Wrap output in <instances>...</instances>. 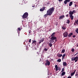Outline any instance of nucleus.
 I'll list each match as a JSON object with an SVG mask.
<instances>
[{"mask_svg": "<svg viewBox=\"0 0 78 78\" xmlns=\"http://www.w3.org/2000/svg\"><path fill=\"white\" fill-rule=\"evenodd\" d=\"M54 11V7H51V8H50V9H48V10L47 11V14H46L44 16V17L46 18L48 16H51V15L53 14Z\"/></svg>", "mask_w": 78, "mask_h": 78, "instance_id": "obj_1", "label": "nucleus"}, {"mask_svg": "<svg viewBox=\"0 0 78 78\" xmlns=\"http://www.w3.org/2000/svg\"><path fill=\"white\" fill-rule=\"evenodd\" d=\"M28 16V13L27 12H26L23 14L22 16V18L23 19H26Z\"/></svg>", "mask_w": 78, "mask_h": 78, "instance_id": "obj_2", "label": "nucleus"}, {"mask_svg": "<svg viewBox=\"0 0 78 78\" xmlns=\"http://www.w3.org/2000/svg\"><path fill=\"white\" fill-rule=\"evenodd\" d=\"M72 61H75V62H77L78 61V57L77 56H76L75 57H73L71 58Z\"/></svg>", "mask_w": 78, "mask_h": 78, "instance_id": "obj_3", "label": "nucleus"}, {"mask_svg": "<svg viewBox=\"0 0 78 78\" xmlns=\"http://www.w3.org/2000/svg\"><path fill=\"white\" fill-rule=\"evenodd\" d=\"M76 10H73L72 11H70L69 12V13H70L72 14H75V13H76Z\"/></svg>", "mask_w": 78, "mask_h": 78, "instance_id": "obj_4", "label": "nucleus"}, {"mask_svg": "<svg viewBox=\"0 0 78 78\" xmlns=\"http://www.w3.org/2000/svg\"><path fill=\"white\" fill-rule=\"evenodd\" d=\"M63 35L64 37H67V36H68V33H67V32H65L63 34Z\"/></svg>", "mask_w": 78, "mask_h": 78, "instance_id": "obj_5", "label": "nucleus"}, {"mask_svg": "<svg viewBox=\"0 0 78 78\" xmlns=\"http://www.w3.org/2000/svg\"><path fill=\"white\" fill-rule=\"evenodd\" d=\"M46 62L45 64V66H50V61L47 60H46Z\"/></svg>", "mask_w": 78, "mask_h": 78, "instance_id": "obj_6", "label": "nucleus"}, {"mask_svg": "<svg viewBox=\"0 0 78 78\" xmlns=\"http://www.w3.org/2000/svg\"><path fill=\"white\" fill-rule=\"evenodd\" d=\"M69 16L71 18V20H73V14H72L71 13H69Z\"/></svg>", "mask_w": 78, "mask_h": 78, "instance_id": "obj_7", "label": "nucleus"}, {"mask_svg": "<svg viewBox=\"0 0 78 78\" xmlns=\"http://www.w3.org/2000/svg\"><path fill=\"white\" fill-rule=\"evenodd\" d=\"M70 0H65L64 1V3L65 5H67V3L68 2H70Z\"/></svg>", "mask_w": 78, "mask_h": 78, "instance_id": "obj_8", "label": "nucleus"}, {"mask_svg": "<svg viewBox=\"0 0 78 78\" xmlns=\"http://www.w3.org/2000/svg\"><path fill=\"white\" fill-rule=\"evenodd\" d=\"M76 24L78 25V20H75V22L74 23V25H76Z\"/></svg>", "mask_w": 78, "mask_h": 78, "instance_id": "obj_9", "label": "nucleus"}, {"mask_svg": "<svg viewBox=\"0 0 78 78\" xmlns=\"http://www.w3.org/2000/svg\"><path fill=\"white\" fill-rule=\"evenodd\" d=\"M56 39H57L56 37H52L51 38V40H53V41H54V40H56Z\"/></svg>", "mask_w": 78, "mask_h": 78, "instance_id": "obj_10", "label": "nucleus"}, {"mask_svg": "<svg viewBox=\"0 0 78 78\" xmlns=\"http://www.w3.org/2000/svg\"><path fill=\"white\" fill-rule=\"evenodd\" d=\"M65 17L64 15L61 16L59 17V19H60V20H61V19H62L64 18Z\"/></svg>", "mask_w": 78, "mask_h": 78, "instance_id": "obj_11", "label": "nucleus"}, {"mask_svg": "<svg viewBox=\"0 0 78 78\" xmlns=\"http://www.w3.org/2000/svg\"><path fill=\"white\" fill-rule=\"evenodd\" d=\"M45 7H43L41 9H40V11H44V10H45Z\"/></svg>", "mask_w": 78, "mask_h": 78, "instance_id": "obj_12", "label": "nucleus"}, {"mask_svg": "<svg viewBox=\"0 0 78 78\" xmlns=\"http://www.w3.org/2000/svg\"><path fill=\"white\" fill-rule=\"evenodd\" d=\"M37 43V42L36 41H34L32 43V44H34V45H36V44Z\"/></svg>", "mask_w": 78, "mask_h": 78, "instance_id": "obj_13", "label": "nucleus"}, {"mask_svg": "<svg viewBox=\"0 0 78 78\" xmlns=\"http://www.w3.org/2000/svg\"><path fill=\"white\" fill-rule=\"evenodd\" d=\"M57 56H58V57H61L62 56V55L59 54V53H58L57 54Z\"/></svg>", "mask_w": 78, "mask_h": 78, "instance_id": "obj_14", "label": "nucleus"}, {"mask_svg": "<svg viewBox=\"0 0 78 78\" xmlns=\"http://www.w3.org/2000/svg\"><path fill=\"white\" fill-rule=\"evenodd\" d=\"M55 68L56 71H57V70H58V65H56L55 66Z\"/></svg>", "mask_w": 78, "mask_h": 78, "instance_id": "obj_15", "label": "nucleus"}, {"mask_svg": "<svg viewBox=\"0 0 78 78\" xmlns=\"http://www.w3.org/2000/svg\"><path fill=\"white\" fill-rule=\"evenodd\" d=\"M63 66H67V63H66V62H63Z\"/></svg>", "mask_w": 78, "mask_h": 78, "instance_id": "obj_16", "label": "nucleus"}, {"mask_svg": "<svg viewBox=\"0 0 78 78\" xmlns=\"http://www.w3.org/2000/svg\"><path fill=\"white\" fill-rule=\"evenodd\" d=\"M66 55L65 53L63 55L62 58V60L64 59V57Z\"/></svg>", "mask_w": 78, "mask_h": 78, "instance_id": "obj_17", "label": "nucleus"}, {"mask_svg": "<svg viewBox=\"0 0 78 78\" xmlns=\"http://www.w3.org/2000/svg\"><path fill=\"white\" fill-rule=\"evenodd\" d=\"M65 74H66V72L65 71L62 72L61 75L62 76H64V75H65Z\"/></svg>", "mask_w": 78, "mask_h": 78, "instance_id": "obj_18", "label": "nucleus"}, {"mask_svg": "<svg viewBox=\"0 0 78 78\" xmlns=\"http://www.w3.org/2000/svg\"><path fill=\"white\" fill-rule=\"evenodd\" d=\"M73 4V2H71L69 3V6H71Z\"/></svg>", "mask_w": 78, "mask_h": 78, "instance_id": "obj_19", "label": "nucleus"}, {"mask_svg": "<svg viewBox=\"0 0 78 78\" xmlns=\"http://www.w3.org/2000/svg\"><path fill=\"white\" fill-rule=\"evenodd\" d=\"M55 32L53 33L51 35V37H55Z\"/></svg>", "mask_w": 78, "mask_h": 78, "instance_id": "obj_20", "label": "nucleus"}, {"mask_svg": "<svg viewBox=\"0 0 78 78\" xmlns=\"http://www.w3.org/2000/svg\"><path fill=\"white\" fill-rule=\"evenodd\" d=\"M65 49H63L62 51V53H65Z\"/></svg>", "mask_w": 78, "mask_h": 78, "instance_id": "obj_21", "label": "nucleus"}, {"mask_svg": "<svg viewBox=\"0 0 78 78\" xmlns=\"http://www.w3.org/2000/svg\"><path fill=\"white\" fill-rule=\"evenodd\" d=\"M44 41V39H42L41 40H40L39 44H41V42H42Z\"/></svg>", "mask_w": 78, "mask_h": 78, "instance_id": "obj_22", "label": "nucleus"}, {"mask_svg": "<svg viewBox=\"0 0 78 78\" xmlns=\"http://www.w3.org/2000/svg\"><path fill=\"white\" fill-rule=\"evenodd\" d=\"M54 42V40H51L49 41V42L50 43H53Z\"/></svg>", "mask_w": 78, "mask_h": 78, "instance_id": "obj_23", "label": "nucleus"}, {"mask_svg": "<svg viewBox=\"0 0 78 78\" xmlns=\"http://www.w3.org/2000/svg\"><path fill=\"white\" fill-rule=\"evenodd\" d=\"M62 29H63V30H65L66 29V27L64 26H62Z\"/></svg>", "mask_w": 78, "mask_h": 78, "instance_id": "obj_24", "label": "nucleus"}, {"mask_svg": "<svg viewBox=\"0 0 78 78\" xmlns=\"http://www.w3.org/2000/svg\"><path fill=\"white\" fill-rule=\"evenodd\" d=\"M73 34V33H70L69 35H68V36L69 37H70L71 36H72Z\"/></svg>", "mask_w": 78, "mask_h": 78, "instance_id": "obj_25", "label": "nucleus"}, {"mask_svg": "<svg viewBox=\"0 0 78 78\" xmlns=\"http://www.w3.org/2000/svg\"><path fill=\"white\" fill-rule=\"evenodd\" d=\"M48 45H49V46L50 47H52V44L51 43H50Z\"/></svg>", "mask_w": 78, "mask_h": 78, "instance_id": "obj_26", "label": "nucleus"}, {"mask_svg": "<svg viewBox=\"0 0 78 78\" xmlns=\"http://www.w3.org/2000/svg\"><path fill=\"white\" fill-rule=\"evenodd\" d=\"M22 30V28H20V27H19L18 29H17V31H20V30Z\"/></svg>", "mask_w": 78, "mask_h": 78, "instance_id": "obj_27", "label": "nucleus"}, {"mask_svg": "<svg viewBox=\"0 0 78 78\" xmlns=\"http://www.w3.org/2000/svg\"><path fill=\"white\" fill-rule=\"evenodd\" d=\"M66 23H70V20H67L66 21Z\"/></svg>", "mask_w": 78, "mask_h": 78, "instance_id": "obj_28", "label": "nucleus"}, {"mask_svg": "<svg viewBox=\"0 0 78 78\" xmlns=\"http://www.w3.org/2000/svg\"><path fill=\"white\" fill-rule=\"evenodd\" d=\"M57 61L58 62H61V59H58Z\"/></svg>", "mask_w": 78, "mask_h": 78, "instance_id": "obj_29", "label": "nucleus"}, {"mask_svg": "<svg viewBox=\"0 0 78 78\" xmlns=\"http://www.w3.org/2000/svg\"><path fill=\"white\" fill-rule=\"evenodd\" d=\"M76 32L77 33H78V28H76Z\"/></svg>", "mask_w": 78, "mask_h": 78, "instance_id": "obj_30", "label": "nucleus"}, {"mask_svg": "<svg viewBox=\"0 0 78 78\" xmlns=\"http://www.w3.org/2000/svg\"><path fill=\"white\" fill-rule=\"evenodd\" d=\"M44 51H47V50H48V49H47H47L46 48H44Z\"/></svg>", "mask_w": 78, "mask_h": 78, "instance_id": "obj_31", "label": "nucleus"}, {"mask_svg": "<svg viewBox=\"0 0 78 78\" xmlns=\"http://www.w3.org/2000/svg\"><path fill=\"white\" fill-rule=\"evenodd\" d=\"M71 51L72 52H74V51H75V49L74 48H72L71 50Z\"/></svg>", "mask_w": 78, "mask_h": 78, "instance_id": "obj_32", "label": "nucleus"}, {"mask_svg": "<svg viewBox=\"0 0 78 78\" xmlns=\"http://www.w3.org/2000/svg\"><path fill=\"white\" fill-rule=\"evenodd\" d=\"M74 74H75L74 73H71V76H73V75H74Z\"/></svg>", "mask_w": 78, "mask_h": 78, "instance_id": "obj_33", "label": "nucleus"}, {"mask_svg": "<svg viewBox=\"0 0 78 78\" xmlns=\"http://www.w3.org/2000/svg\"><path fill=\"white\" fill-rule=\"evenodd\" d=\"M64 71V68H63L62 69V71H61V72H63Z\"/></svg>", "mask_w": 78, "mask_h": 78, "instance_id": "obj_34", "label": "nucleus"}, {"mask_svg": "<svg viewBox=\"0 0 78 78\" xmlns=\"http://www.w3.org/2000/svg\"><path fill=\"white\" fill-rule=\"evenodd\" d=\"M75 76H78V73H76V74L75 75Z\"/></svg>", "mask_w": 78, "mask_h": 78, "instance_id": "obj_35", "label": "nucleus"}, {"mask_svg": "<svg viewBox=\"0 0 78 78\" xmlns=\"http://www.w3.org/2000/svg\"><path fill=\"white\" fill-rule=\"evenodd\" d=\"M32 7H33V8H34V7H35V5H32Z\"/></svg>", "mask_w": 78, "mask_h": 78, "instance_id": "obj_36", "label": "nucleus"}, {"mask_svg": "<svg viewBox=\"0 0 78 78\" xmlns=\"http://www.w3.org/2000/svg\"><path fill=\"white\" fill-rule=\"evenodd\" d=\"M66 17H69V14H67L66 15Z\"/></svg>", "mask_w": 78, "mask_h": 78, "instance_id": "obj_37", "label": "nucleus"}, {"mask_svg": "<svg viewBox=\"0 0 78 78\" xmlns=\"http://www.w3.org/2000/svg\"><path fill=\"white\" fill-rule=\"evenodd\" d=\"M78 54V52L76 53L74 55V56H76V55H77Z\"/></svg>", "mask_w": 78, "mask_h": 78, "instance_id": "obj_38", "label": "nucleus"}, {"mask_svg": "<svg viewBox=\"0 0 78 78\" xmlns=\"http://www.w3.org/2000/svg\"><path fill=\"white\" fill-rule=\"evenodd\" d=\"M31 39H30L29 40V43L31 42Z\"/></svg>", "mask_w": 78, "mask_h": 78, "instance_id": "obj_39", "label": "nucleus"}, {"mask_svg": "<svg viewBox=\"0 0 78 78\" xmlns=\"http://www.w3.org/2000/svg\"><path fill=\"white\" fill-rule=\"evenodd\" d=\"M76 72V70H74V72H73V73L75 74V72Z\"/></svg>", "mask_w": 78, "mask_h": 78, "instance_id": "obj_40", "label": "nucleus"}, {"mask_svg": "<svg viewBox=\"0 0 78 78\" xmlns=\"http://www.w3.org/2000/svg\"><path fill=\"white\" fill-rule=\"evenodd\" d=\"M62 0H58L59 2H62Z\"/></svg>", "mask_w": 78, "mask_h": 78, "instance_id": "obj_41", "label": "nucleus"}, {"mask_svg": "<svg viewBox=\"0 0 78 78\" xmlns=\"http://www.w3.org/2000/svg\"><path fill=\"white\" fill-rule=\"evenodd\" d=\"M67 78H72V77H70V76H68Z\"/></svg>", "mask_w": 78, "mask_h": 78, "instance_id": "obj_42", "label": "nucleus"}, {"mask_svg": "<svg viewBox=\"0 0 78 78\" xmlns=\"http://www.w3.org/2000/svg\"><path fill=\"white\" fill-rule=\"evenodd\" d=\"M73 37H75V35H74L73 36Z\"/></svg>", "mask_w": 78, "mask_h": 78, "instance_id": "obj_43", "label": "nucleus"}, {"mask_svg": "<svg viewBox=\"0 0 78 78\" xmlns=\"http://www.w3.org/2000/svg\"><path fill=\"white\" fill-rule=\"evenodd\" d=\"M74 5H75V7L76 6V5L75 4Z\"/></svg>", "mask_w": 78, "mask_h": 78, "instance_id": "obj_44", "label": "nucleus"}, {"mask_svg": "<svg viewBox=\"0 0 78 78\" xmlns=\"http://www.w3.org/2000/svg\"><path fill=\"white\" fill-rule=\"evenodd\" d=\"M76 47H78V44L76 45Z\"/></svg>", "mask_w": 78, "mask_h": 78, "instance_id": "obj_45", "label": "nucleus"}, {"mask_svg": "<svg viewBox=\"0 0 78 78\" xmlns=\"http://www.w3.org/2000/svg\"><path fill=\"white\" fill-rule=\"evenodd\" d=\"M29 33H30V32H29Z\"/></svg>", "mask_w": 78, "mask_h": 78, "instance_id": "obj_46", "label": "nucleus"}]
</instances>
